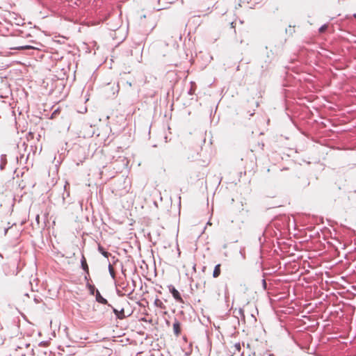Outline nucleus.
Wrapping results in <instances>:
<instances>
[{"label": "nucleus", "instance_id": "obj_6", "mask_svg": "<svg viewBox=\"0 0 356 356\" xmlns=\"http://www.w3.org/2000/svg\"><path fill=\"white\" fill-rule=\"evenodd\" d=\"M220 274V264L216 265L213 272V277H218Z\"/></svg>", "mask_w": 356, "mask_h": 356}, {"label": "nucleus", "instance_id": "obj_15", "mask_svg": "<svg viewBox=\"0 0 356 356\" xmlns=\"http://www.w3.org/2000/svg\"><path fill=\"white\" fill-rule=\"evenodd\" d=\"M58 109L55 110V111L53 112L52 115H51V118H54V117L56 116V115L57 114V113H58Z\"/></svg>", "mask_w": 356, "mask_h": 356}, {"label": "nucleus", "instance_id": "obj_20", "mask_svg": "<svg viewBox=\"0 0 356 356\" xmlns=\"http://www.w3.org/2000/svg\"><path fill=\"white\" fill-rule=\"evenodd\" d=\"M0 257L2 259L3 258V256L2 254L0 253Z\"/></svg>", "mask_w": 356, "mask_h": 356}, {"label": "nucleus", "instance_id": "obj_18", "mask_svg": "<svg viewBox=\"0 0 356 356\" xmlns=\"http://www.w3.org/2000/svg\"><path fill=\"white\" fill-rule=\"evenodd\" d=\"M127 84H128L129 86H131V83H130V82H127Z\"/></svg>", "mask_w": 356, "mask_h": 356}, {"label": "nucleus", "instance_id": "obj_3", "mask_svg": "<svg viewBox=\"0 0 356 356\" xmlns=\"http://www.w3.org/2000/svg\"><path fill=\"white\" fill-rule=\"evenodd\" d=\"M11 49L15 50H26V49H36V47H34L31 45H22V46H17V47H10Z\"/></svg>", "mask_w": 356, "mask_h": 356}, {"label": "nucleus", "instance_id": "obj_12", "mask_svg": "<svg viewBox=\"0 0 356 356\" xmlns=\"http://www.w3.org/2000/svg\"><path fill=\"white\" fill-rule=\"evenodd\" d=\"M327 26L326 24H324L319 28L318 31L320 33H323L327 29Z\"/></svg>", "mask_w": 356, "mask_h": 356}, {"label": "nucleus", "instance_id": "obj_11", "mask_svg": "<svg viewBox=\"0 0 356 356\" xmlns=\"http://www.w3.org/2000/svg\"><path fill=\"white\" fill-rule=\"evenodd\" d=\"M6 161L5 159V156L1 155V163L0 165V168L1 170H3L4 168V166L6 165Z\"/></svg>", "mask_w": 356, "mask_h": 356}, {"label": "nucleus", "instance_id": "obj_4", "mask_svg": "<svg viewBox=\"0 0 356 356\" xmlns=\"http://www.w3.org/2000/svg\"><path fill=\"white\" fill-rule=\"evenodd\" d=\"M81 267L83 269V270L86 271V273H88V266L86 263V258L84 257L83 255L82 256V258L81 259Z\"/></svg>", "mask_w": 356, "mask_h": 356}, {"label": "nucleus", "instance_id": "obj_2", "mask_svg": "<svg viewBox=\"0 0 356 356\" xmlns=\"http://www.w3.org/2000/svg\"><path fill=\"white\" fill-rule=\"evenodd\" d=\"M95 299H96V301L99 303L107 304L106 299L102 296V295L100 294V293L98 290L96 291Z\"/></svg>", "mask_w": 356, "mask_h": 356}, {"label": "nucleus", "instance_id": "obj_7", "mask_svg": "<svg viewBox=\"0 0 356 356\" xmlns=\"http://www.w3.org/2000/svg\"><path fill=\"white\" fill-rule=\"evenodd\" d=\"M173 331L175 334L177 336L180 333V325L179 322L176 321L173 323Z\"/></svg>", "mask_w": 356, "mask_h": 356}, {"label": "nucleus", "instance_id": "obj_10", "mask_svg": "<svg viewBox=\"0 0 356 356\" xmlns=\"http://www.w3.org/2000/svg\"><path fill=\"white\" fill-rule=\"evenodd\" d=\"M108 270H109V273H110L111 276L113 278H115L114 270H113V266H112V265L111 264H108Z\"/></svg>", "mask_w": 356, "mask_h": 356}, {"label": "nucleus", "instance_id": "obj_5", "mask_svg": "<svg viewBox=\"0 0 356 356\" xmlns=\"http://www.w3.org/2000/svg\"><path fill=\"white\" fill-rule=\"evenodd\" d=\"M113 308V313L116 315V316L118 318H123L124 317V309H122L120 311H118V309H116L114 307H112Z\"/></svg>", "mask_w": 356, "mask_h": 356}, {"label": "nucleus", "instance_id": "obj_13", "mask_svg": "<svg viewBox=\"0 0 356 356\" xmlns=\"http://www.w3.org/2000/svg\"><path fill=\"white\" fill-rule=\"evenodd\" d=\"M234 348L236 349V350L240 352L241 350V344L239 343H236L234 344Z\"/></svg>", "mask_w": 356, "mask_h": 356}, {"label": "nucleus", "instance_id": "obj_9", "mask_svg": "<svg viewBox=\"0 0 356 356\" xmlns=\"http://www.w3.org/2000/svg\"><path fill=\"white\" fill-rule=\"evenodd\" d=\"M98 251L106 258H108L109 256V253L104 250V248L99 245L98 247Z\"/></svg>", "mask_w": 356, "mask_h": 356}, {"label": "nucleus", "instance_id": "obj_19", "mask_svg": "<svg viewBox=\"0 0 356 356\" xmlns=\"http://www.w3.org/2000/svg\"><path fill=\"white\" fill-rule=\"evenodd\" d=\"M353 17L356 19V13L353 15Z\"/></svg>", "mask_w": 356, "mask_h": 356}, {"label": "nucleus", "instance_id": "obj_16", "mask_svg": "<svg viewBox=\"0 0 356 356\" xmlns=\"http://www.w3.org/2000/svg\"><path fill=\"white\" fill-rule=\"evenodd\" d=\"M262 282H263V285H264V287H266V283L265 280H263V281H262Z\"/></svg>", "mask_w": 356, "mask_h": 356}, {"label": "nucleus", "instance_id": "obj_17", "mask_svg": "<svg viewBox=\"0 0 356 356\" xmlns=\"http://www.w3.org/2000/svg\"><path fill=\"white\" fill-rule=\"evenodd\" d=\"M158 145H157V144H153V145H152V146H153V147H157Z\"/></svg>", "mask_w": 356, "mask_h": 356}, {"label": "nucleus", "instance_id": "obj_1", "mask_svg": "<svg viewBox=\"0 0 356 356\" xmlns=\"http://www.w3.org/2000/svg\"><path fill=\"white\" fill-rule=\"evenodd\" d=\"M169 291L171 293L172 297L175 299L176 301L182 303L184 300L179 293V292L172 286L170 285L168 286Z\"/></svg>", "mask_w": 356, "mask_h": 356}, {"label": "nucleus", "instance_id": "obj_14", "mask_svg": "<svg viewBox=\"0 0 356 356\" xmlns=\"http://www.w3.org/2000/svg\"><path fill=\"white\" fill-rule=\"evenodd\" d=\"M89 289H90V293H91L92 294H94V291H95V286H92V285H90V286H89Z\"/></svg>", "mask_w": 356, "mask_h": 356}, {"label": "nucleus", "instance_id": "obj_8", "mask_svg": "<svg viewBox=\"0 0 356 356\" xmlns=\"http://www.w3.org/2000/svg\"><path fill=\"white\" fill-rule=\"evenodd\" d=\"M154 140H158L159 138L161 140L162 143H167V136L163 135H154Z\"/></svg>", "mask_w": 356, "mask_h": 356}]
</instances>
